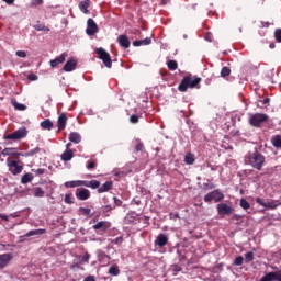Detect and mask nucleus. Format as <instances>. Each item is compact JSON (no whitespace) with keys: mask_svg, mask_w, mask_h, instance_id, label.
<instances>
[{"mask_svg":"<svg viewBox=\"0 0 281 281\" xmlns=\"http://www.w3.org/2000/svg\"><path fill=\"white\" fill-rule=\"evenodd\" d=\"M246 161L249 164V166H251V168H255V170H262L266 158L260 151L255 150L246 156Z\"/></svg>","mask_w":281,"mask_h":281,"instance_id":"f257e3e1","label":"nucleus"},{"mask_svg":"<svg viewBox=\"0 0 281 281\" xmlns=\"http://www.w3.org/2000/svg\"><path fill=\"white\" fill-rule=\"evenodd\" d=\"M201 82V78L198 77H184L179 85L178 89L181 92L188 91V89H194Z\"/></svg>","mask_w":281,"mask_h":281,"instance_id":"f03ea898","label":"nucleus"},{"mask_svg":"<svg viewBox=\"0 0 281 281\" xmlns=\"http://www.w3.org/2000/svg\"><path fill=\"white\" fill-rule=\"evenodd\" d=\"M95 54H98L100 60H102L103 65H105L108 69H111V67H113L111 55H109V53L104 48H97Z\"/></svg>","mask_w":281,"mask_h":281,"instance_id":"7ed1b4c3","label":"nucleus"},{"mask_svg":"<svg viewBox=\"0 0 281 281\" xmlns=\"http://www.w3.org/2000/svg\"><path fill=\"white\" fill-rule=\"evenodd\" d=\"M269 120V116L265 113H256V114H252L250 117H249V124L251 126H260L261 124H265V122H267Z\"/></svg>","mask_w":281,"mask_h":281,"instance_id":"20e7f679","label":"nucleus"},{"mask_svg":"<svg viewBox=\"0 0 281 281\" xmlns=\"http://www.w3.org/2000/svg\"><path fill=\"white\" fill-rule=\"evenodd\" d=\"M216 210L220 216H231V214H234V207L227 203L217 204Z\"/></svg>","mask_w":281,"mask_h":281,"instance_id":"39448f33","label":"nucleus"},{"mask_svg":"<svg viewBox=\"0 0 281 281\" xmlns=\"http://www.w3.org/2000/svg\"><path fill=\"white\" fill-rule=\"evenodd\" d=\"M23 137H27V130L25 127L19 128L15 132L7 135L4 139H23Z\"/></svg>","mask_w":281,"mask_h":281,"instance_id":"423d86ee","label":"nucleus"},{"mask_svg":"<svg viewBox=\"0 0 281 281\" xmlns=\"http://www.w3.org/2000/svg\"><path fill=\"white\" fill-rule=\"evenodd\" d=\"M7 166L12 175H21L23 172V166L19 165L15 160H8Z\"/></svg>","mask_w":281,"mask_h":281,"instance_id":"0eeeda50","label":"nucleus"},{"mask_svg":"<svg viewBox=\"0 0 281 281\" xmlns=\"http://www.w3.org/2000/svg\"><path fill=\"white\" fill-rule=\"evenodd\" d=\"M260 281H281V270L266 273Z\"/></svg>","mask_w":281,"mask_h":281,"instance_id":"6e6552de","label":"nucleus"},{"mask_svg":"<svg viewBox=\"0 0 281 281\" xmlns=\"http://www.w3.org/2000/svg\"><path fill=\"white\" fill-rule=\"evenodd\" d=\"M86 33L88 36H94V34H98V24H95L93 19H88Z\"/></svg>","mask_w":281,"mask_h":281,"instance_id":"1a4fd4ad","label":"nucleus"},{"mask_svg":"<svg viewBox=\"0 0 281 281\" xmlns=\"http://www.w3.org/2000/svg\"><path fill=\"white\" fill-rule=\"evenodd\" d=\"M75 195L79 201H87L91 196V191L85 188L77 189Z\"/></svg>","mask_w":281,"mask_h":281,"instance_id":"9d476101","label":"nucleus"},{"mask_svg":"<svg viewBox=\"0 0 281 281\" xmlns=\"http://www.w3.org/2000/svg\"><path fill=\"white\" fill-rule=\"evenodd\" d=\"M13 258L14 256H12V254L0 255V269H5V267L10 265Z\"/></svg>","mask_w":281,"mask_h":281,"instance_id":"9b49d317","label":"nucleus"},{"mask_svg":"<svg viewBox=\"0 0 281 281\" xmlns=\"http://www.w3.org/2000/svg\"><path fill=\"white\" fill-rule=\"evenodd\" d=\"M76 67H78V60L76 58H70L65 65H64V71L69 72L76 70Z\"/></svg>","mask_w":281,"mask_h":281,"instance_id":"f8f14e48","label":"nucleus"},{"mask_svg":"<svg viewBox=\"0 0 281 281\" xmlns=\"http://www.w3.org/2000/svg\"><path fill=\"white\" fill-rule=\"evenodd\" d=\"M166 245H168V237L166 236V234H159L156 237L155 246L156 247H166Z\"/></svg>","mask_w":281,"mask_h":281,"instance_id":"ddd939ff","label":"nucleus"},{"mask_svg":"<svg viewBox=\"0 0 281 281\" xmlns=\"http://www.w3.org/2000/svg\"><path fill=\"white\" fill-rule=\"evenodd\" d=\"M43 234H47V231L45 228H37V229H33L30 231L29 233H26V236L29 238H38L41 236H43Z\"/></svg>","mask_w":281,"mask_h":281,"instance_id":"4468645a","label":"nucleus"},{"mask_svg":"<svg viewBox=\"0 0 281 281\" xmlns=\"http://www.w3.org/2000/svg\"><path fill=\"white\" fill-rule=\"evenodd\" d=\"M92 227L93 229H99L100 232H106V229L111 227V223L108 221H101L94 224Z\"/></svg>","mask_w":281,"mask_h":281,"instance_id":"2eb2a0df","label":"nucleus"},{"mask_svg":"<svg viewBox=\"0 0 281 281\" xmlns=\"http://www.w3.org/2000/svg\"><path fill=\"white\" fill-rule=\"evenodd\" d=\"M66 59L67 53H63L57 58L50 60V67H58V65H63V63H65Z\"/></svg>","mask_w":281,"mask_h":281,"instance_id":"dca6fc26","label":"nucleus"},{"mask_svg":"<svg viewBox=\"0 0 281 281\" xmlns=\"http://www.w3.org/2000/svg\"><path fill=\"white\" fill-rule=\"evenodd\" d=\"M117 43L124 49H128L131 47V41H128V37L126 35H120L117 37Z\"/></svg>","mask_w":281,"mask_h":281,"instance_id":"f3484780","label":"nucleus"},{"mask_svg":"<svg viewBox=\"0 0 281 281\" xmlns=\"http://www.w3.org/2000/svg\"><path fill=\"white\" fill-rule=\"evenodd\" d=\"M91 7V0H83L79 2V10L83 14H89V8Z\"/></svg>","mask_w":281,"mask_h":281,"instance_id":"a211bd4d","label":"nucleus"},{"mask_svg":"<svg viewBox=\"0 0 281 281\" xmlns=\"http://www.w3.org/2000/svg\"><path fill=\"white\" fill-rule=\"evenodd\" d=\"M69 142L72 144H80L82 142V136L78 132H71L68 137Z\"/></svg>","mask_w":281,"mask_h":281,"instance_id":"6ab92c4d","label":"nucleus"},{"mask_svg":"<svg viewBox=\"0 0 281 281\" xmlns=\"http://www.w3.org/2000/svg\"><path fill=\"white\" fill-rule=\"evenodd\" d=\"M1 155H3V157L19 156V149H16V148H4L1 153Z\"/></svg>","mask_w":281,"mask_h":281,"instance_id":"aec40b11","label":"nucleus"},{"mask_svg":"<svg viewBox=\"0 0 281 281\" xmlns=\"http://www.w3.org/2000/svg\"><path fill=\"white\" fill-rule=\"evenodd\" d=\"M85 184V180H72L65 182V188H80Z\"/></svg>","mask_w":281,"mask_h":281,"instance_id":"412c9836","label":"nucleus"},{"mask_svg":"<svg viewBox=\"0 0 281 281\" xmlns=\"http://www.w3.org/2000/svg\"><path fill=\"white\" fill-rule=\"evenodd\" d=\"M113 188V181H106L101 187H99L98 192L99 194H102L103 192H109Z\"/></svg>","mask_w":281,"mask_h":281,"instance_id":"4be33fe9","label":"nucleus"},{"mask_svg":"<svg viewBox=\"0 0 281 281\" xmlns=\"http://www.w3.org/2000/svg\"><path fill=\"white\" fill-rule=\"evenodd\" d=\"M153 43V40L150 37H146L144 40L134 41L133 45L134 47H142V45H150Z\"/></svg>","mask_w":281,"mask_h":281,"instance_id":"5701e85b","label":"nucleus"},{"mask_svg":"<svg viewBox=\"0 0 281 281\" xmlns=\"http://www.w3.org/2000/svg\"><path fill=\"white\" fill-rule=\"evenodd\" d=\"M60 157L61 161H71V159H74V151H71V149H66Z\"/></svg>","mask_w":281,"mask_h":281,"instance_id":"b1692460","label":"nucleus"},{"mask_svg":"<svg viewBox=\"0 0 281 281\" xmlns=\"http://www.w3.org/2000/svg\"><path fill=\"white\" fill-rule=\"evenodd\" d=\"M57 126H58L59 131H63L65 128V126H67V116L65 114H61L58 117Z\"/></svg>","mask_w":281,"mask_h":281,"instance_id":"393cba45","label":"nucleus"},{"mask_svg":"<svg viewBox=\"0 0 281 281\" xmlns=\"http://www.w3.org/2000/svg\"><path fill=\"white\" fill-rule=\"evenodd\" d=\"M86 188H92V190H97V188L100 189V181L98 180H91V181H85L83 184Z\"/></svg>","mask_w":281,"mask_h":281,"instance_id":"a878e982","label":"nucleus"},{"mask_svg":"<svg viewBox=\"0 0 281 281\" xmlns=\"http://www.w3.org/2000/svg\"><path fill=\"white\" fill-rule=\"evenodd\" d=\"M212 192H213V201H215V203H218L223 201V199H225V195L220 190H214Z\"/></svg>","mask_w":281,"mask_h":281,"instance_id":"bb28decb","label":"nucleus"},{"mask_svg":"<svg viewBox=\"0 0 281 281\" xmlns=\"http://www.w3.org/2000/svg\"><path fill=\"white\" fill-rule=\"evenodd\" d=\"M33 195L37 199H43V196H45V191L42 188L36 187L33 189Z\"/></svg>","mask_w":281,"mask_h":281,"instance_id":"cd10ccee","label":"nucleus"},{"mask_svg":"<svg viewBox=\"0 0 281 281\" xmlns=\"http://www.w3.org/2000/svg\"><path fill=\"white\" fill-rule=\"evenodd\" d=\"M41 126H42V128H44L46 131H52V128H54V123H52L50 120H45V121L41 122Z\"/></svg>","mask_w":281,"mask_h":281,"instance_id":"c85d7f7f","label":"nucleus"},{"mask_svg":"<svg viewBox=\"0 0 281 281\" xmlns=\"http://www.w3.org/2000/svg\"><path fill=\"white\" fill-rule=\"evenodd\" d=\"M194 161H195L194 154H187L184 156V164H187L188 166H192Z\"/></svg>","mask_w":281,"mask_h":281,"instance_id":"c756f323","label":"nucleus"},{"mask_svg":"<svg viewBox=\"0 0 281 281\" xmlns=\"http://www.w3.org/2000/svg\"><path fill=\"white\" fill-rule=\"evenodd\" d=\"M12 105L15 109V111H25L27 109L25 104L19 103L14 100H12Z\"/></svg>","mask_w":281,"mask_h":281,"instance_id":"7c9ffc66","label":"nucleus"},{"mask_svg":"<svg viewBox=\"0 0 281 281\" xmlns=\"http://www.w3.org/2000/svg\"><path fill=\"white\" fill-rule=\"evenodd\" d=\"M272 146H274V148H281V136L280 135H276L272 137Z\"/></svg>","mask_w":281,"mask_h":281,"instance_id":"2f4dec72","label":"nucleus"},{"mask_svg":"<svg viewBox=\"0 0 281 281\" xmlns=\"http://www.w3.org/2000/svg\"><path fill=\"white\" fill-rule=\"evenodd\" d=\"M108 273L110 276H120V268L116 265L110 267Z\"/></svg>","mask_w":281,"mask_h":281,"instance_id":"473e14b6","label":"nucleus"},{"mask_svg":"<svg viewBox=\"0 0 281 281\" xmlns=\"http://www.w3.org/2000/svg\"><path fill=\"white\" fill-rule=\"evenodd\" d=\"M278 205H280V202L276 201V200H272V201L266 203V207L268 210H276V207H278Z\"/></svg>","mask_w":281,"mask_h":281,"instance_id":"72a5a7b5","label":"nucleus"},{"mask_svg":"<svg viewBox=\"0 0 281 281\" xmlns=\"http://www.w3.org/2000/svg\"><path fill=\"white\" fill-rule=\"evenodd\" d=\"M167 67L168 69H170V71H177V68L179 67V65L175 60H169L167 63Z\"/></svg>","mask_w":281,"mask_h":281,"instance_id":"f704fd0d","label":"nucleus"},{"mask_svg":"<svg viewBox=\"0 0 281 281\" xmlns=\"http://www.w3.org/2000/svg\"><path fill=\"white\" fill-rule=\"evenodd\" d=\"M239 205L243 210H249V207H251V204H249V202L245 200V198L240 200Z\"/></svg>","mask_w":281,"mask_h":281,"instance_id":"c9c22d12","label":"nucleus"},{"mask_svg":"<svg viewBox=\"0 0 281 281\" xmlns=\"http://www.w3.org/2000/svg\"><path fill=\"white\" fill-rule=\"evenodd\" d=\"M34 30L37 32H49V29L45 24H36L34 25Z\"/></svg>","mask_w":281,"mask_h":281,"instance_id":"e433bc0d","label":"nucleus"},{"mask_svg":"<svg viewBox=\"0 0 281 281\" xmlns=\"http://www.w3.org/2000/svg\"><path fill=\"white\" fill-rule=\"evenodd\" d=\"M34 179V176L32 173H26L22 177V183H30Z\"/></svg>","mask_w":281,"mask_h":281,"instance_id":"4c0bfd02","label":"nucleus"},{"mask_svg":"<svg viewBox=\"0 0 281 281\" xmlns=\"http://www.w3.org/2000/svg\"><path fill=\"white\" fill-rule=\"evenodd\" d=\"M232 74V70L228 67H223L221 70V76L222 78H227Z\"/></svg>","mask_w":281,"mask_h":281,"instance_id":"58836bf2","label":"nucleus"},{"mask_svg":"<svg viewBox=\"0 0 281 281\" xmlns=\"http://www.w3.org/2000/svg\"><path fill=\"white\" fill-rule=\"evenodd\" d=\"M243 262H245V258H243V256H238L235 258L234 265L235 267H240Z\"/></svg>","mask_w":281,"mask_h":281,"instance_id":"ea45409f","label":"nucleus"},{"mask_svg":"<svg viewBox=\"0 0 281 281\" xmlns=\"http://www.w3.org/2000/svg\"><path fill=\"white\" fill-rule=\"evenodd\" d=\"M79 212H80L83 216H90V215H91V209L79 207Z\"/></svg>","mask_w":281,"mask_h":281,"instance_id":"a19ab883","label":"nucleus"},{"mask_svg":"<svg viewBox=\"0 0 281 281\" xmlns=\"http://www.w3.org/2000/svg\"><path fill=\"white\" fill-rule=\"evenodd\" d=\"M32 172H34L35 177H41V175H45V169H32Z\"/></svg>","mask_w":281,"mask_h":281,"instance_id":"79ce46f5","label":"nucleus"},{"mask_svg":"<svg viewBox=\"0 0 281 281\" xmlns=\"http://www.w3.org/2000/svg\"><path fill=\"white\" fill-rule=\"evenodd\" d=\"M15 56H18V58H27V53L25 50H18L15 52Z\"/></svg>","mask_w":281,"mask_h":281,"instance_id":"37998d69","label":"nucleus"},{"mask_svg":"<svg viewBox=\"0 0 281 281\" xmlns=\"http://www.w3.org/2000/svg\"><path fill=\"white\" fill-rule=\"evenodd\" d=\"M204 201L205 203H210V201H214V195H213V191L207 193L205 196H204Z\"/></svg>","mask_w":281,"mask_h":281,"instance_id":"c03bdc74","label":"nucleus"},{"mask_svg":"<svg viewBox=\"0 0 281 281\" xmlns=\"http://www.w3.org/2000/svg\"><path fill=\"white\" fill-rule=\"evenodd\" d=\"M246 262H251L254 260V252L249 251L245 255Z\"/></svg>","mask_w":281,"mask_h":281,"instance_id":"a18cd8bd","label":"nucleus"},{"mask_svg":"<svg viewBox=\"0 0 281 281\" xmlns=\"http://www.w3.org/2000/svg\"><path fill=\"white\" fill-rule=\"evenodd\" d=\"M65 203H67L68 205H71V203H74V200L71 198V194H66L64 198Z\"/></svg>","mask_w":281,"mask_h":281,"instance_id":"49530a36","label":"nucleus"},{"mask_svg":"<svg viewBox=\"0 0 281 281\" xmlns=\"http://www.w3.org/2000/svg\"><path fill=\"white\" fill-rule=\"evenodd\" d=\"M255 201L258 203V205H261V207H267V203L265 200H262V198H256Z\"/></svg>","mask_w":281,"mask_h":281,"instance_id":"de8ad7c7","label":"nucleus"},{"mask_svg":"<svg viewBox=\"0 0 281 281\" xmlns=\"http://www.w3.org/2000/svg\"><path fill=\"white\" fill-rule=\"evenodd\" d=\"M269 102H270V99L266 98L263 100H260L259 103L257 104V106L262 108V106H265V104H269Z\"/></svg>","mask_w":281,"mask_h":281,"instance_id":"09e8293b","label":"nucleus"},{"mask_svg":"<svg viewBox=\"0 0 281 281\" xmlns=\"http://www.w3.org/2000/svg\"><path fill=\"white\" fill-rule=\"evenodd\" d=\"M37 153H41V148L35 147L34 149H31L29 151L30 157H34V155H37Z\"/></svg>","mask_w":281,"mask_h":281,"instance_id":"8fccbe9b","label":"nucleus"},{"mask_svg":"<svg viewBox=\"0 0 281 281\" xmlns=\"http://www.w3.org/2000/svg\"><path fill=\"white\" fill-rule=\"evenodd\" d=\"M274 36H276V40L278 41V43H281V29H279L274 32Z\"/></svg>","mask_w":281,"mask_h":281,"instance_id":"3c124183","label":"nucleus"},{"mask_svg":"<svg viewBox=\"0 0 281 281\" xmlns=\"http://www.w3.org/2000/svg\"><path fill=\"white\" fill-rule=\"evenodd\" d=\"M114 245H122V243H124V237L120 236V237H116L114 240H113Z\"/></svg>","mask_w":281,"mask_h":281,"instance_id":"603ef678","label":"nucleus"},{"mask_svg":"<svg viewBox=\"0 0 281 281\" xmlns=\"http://www.w3.org/2000/svg\"><path fill=\"white\" fill-rule=\"evenodd\" d=\"M130 122H131L132 124H137V122H139V117H138L137 115H132V116L130 117Z\"/></svg>","mask_w":281,"mask_h":281,"instance_id":"864d4df0","label":"nucleus"},{"mask_svg":"<svg viewBox=\"0 0 281 281\" xmlns=\"http://www.w3.org/2000/svg\"><path fill=\"white\" fill-rule=\"evenodd\" d=\"M27 79L31 80L32 82L38 80V76H36L35 74H31L27 76Z\"/></svg>","mask_w":281,"mask_h":281,"instance_id":"5fc2aeb1","label":"nucleus"},{"mask_svg":"<svg viewBox=\"0 0 281 281\" xmlns=\"http://www.w3.org/2000/svg\"><path fill=\"white\" fill-rule=\"evenodd\" d=\"M91 258V255H89L88 252L86 255L82 256L81 258V262H89V259Z\"/></svg>","mask_w":281,"mask_h":281,"instance_id":"6e6d98bb","label":"nucleus"},{"mask_svg":"<svg viewBox=\"0 0 281 281\" xmlns=\"http://www.w3.org/2000/svg\"><path fill=\"white\" fill-rule=\"evenodd\" d=\"M27 238H30V237L27 236V234H25V235H23V236H20V237H19V243H25V240H27Z\"/></svg>","mask_w":281,"mask_h":281,"instance_id":"4d7b16f0","label":"nucleus"},{"mask_svg":"<svg viewBox=\"0 0 281 281\" xmlns=\"http://www.w3.org/2000/svg\"><path fill=\"white\" fill-rule=\"evenodd\" d=\"M32 5H43V0H32Z\"/></svg>","mask_w":281,"mask_h":281,"instance_id":"13d9d810","label":"nucleus"},{"mask_svg":"<svg viewBox=\"0 0 281 281\" xmlns=\"http://www.w3.org/2000/svg\"><path fill=\"white\" fill-rule=\"evenodd\" d=\"M103 212H111V210H113L112 205H105L102 207Z\"/></svg>","mask_w":281,"mask_h":281,"instance_id":"bf43d9fd","label":"nucleus"},{"mask_svg":"<svg viewBox=\"0 0 281 281\" xmlns=\"http://www.w3.org/2000/svg\"><path fill=\"white\" fill-rule=\"evenodd\" d=\"M135 148H136L137 151L144 150V144L138 143V144L135 146Z\"/></svg>","mask_w":281,"mask_h":281,"instance_id":"052dcab7","label":"nucleus"},{"mask_svg":"<svg viewBox=\"0 0 281 281\" xmlns=\"http://www.w3.org/2000/svg\"><path fill=\"white\" fill-rule=\"evenodd\" d=\"M87 168H88V170L95 168V162H88Z\"/></svg>","mask_w":281,"mask_h":281,"instance_id":"680f3d73","label":"nucleus"},{"mask_svg":"<svg viewBox=\"0 0 281 281\" xmlns=\"http://www.w3.org/2000/svg\"><path fill=\"white\" fill-rule=\"evenodd\" d=\"M113 200H114L115 205H117V206L122 205V200H119L115 196L113 198Z\"/></svg>","mask_w":281,"mask_h":281,"instance_id":"e2e57ef3","label":"nucleus"},{"mask_svg":"<svg viewBox=\"0 0 281 281\" xmlns=\"http://www.w3.org/2000/svg\"><path fill=\"white\" fill-rule=\"evenodd\" d=\"M85 281H95V277L89 276L85 279Z\"/></svg>","mask_w":281,"mask_h":281,"instance_id":"0e129e2a","label":"nucleus"},{"mask_svg":"<svg viewBox=\"0 0 281 281\" xmlns=\"http://www.w3.org/2000/svg\"><path fill=\"white\" fill-rule=\"evenodd\" d=\"M0 218H2L3 221H10L8 215L1 214V213H0Z\"/></svg>","mask_w":281,"mask_h":281,"instance_id":"69168bd1","label":"nucleus"},{"mask_svg":"<svg viewBox=\"0 0 281 281\" xmlns=\"http://www.w3.org/2000/svg\"><path fill=\"white\" fill-rule=\"evenodd\" d=\"M170 218H173V221H175V220L179 218V214L178 213L170 214Z\"/></svg>","mask_w":281,"mask_h":281,"instance_id":"338daca9","label":"nucleus"},{"mask_svg":"<svg viewBox=\"0 0 281 281\" xmlns=\"http://www.w3.org/2000/svg\"><path fill=\"white\" fill-rule=\"evenodd\" d=\"M18 156H21V157H30V151L24 153V154L19 153V155H18Z\"/></svg>","mask_w":281,"mask_h":281,"instance_id":"774afa93","label":"nucleus"}]
</instances>
